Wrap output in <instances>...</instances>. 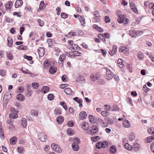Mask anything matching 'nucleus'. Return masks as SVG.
Listing matches in <instances>:
<instances>
[{
  "mask_svg": "<svg viewBox=\"0 0 154 154\" xmlns=\"http://www.w3.org/2000/svg\"><path fill=\"white\" fill-rule=\"evenodd\" d=\"M143 90L145 92H147V91H148L149 89L148 88L147 86L146 85H144L143 86Z\"/></svg>",
  "mask_w": 154,
  "mask_h": 154,
  "instance_id": "nucleus-62",
  "label": "nucleus"
},
{
  "mask_svg": "<svg viewBox=\"0 0 154 154\" xmlns=\"http://www.w3.org/2000/svg\"><path fill=\"white\" fill-rule=\"evenodd\" d=\"M7 57L10 60H12L13 58V57L12 54L11 53L7 54Z\"/></svg>",
  "mask_w": 154,
  "mask_h": 154,
  "instance_id": "nucleus-63",
  "label": "nucleus"
},
{
  "mask_svg": "<svg viewBox=\"0 0 154 154\" xmlns=\"http://www.w3.org/2000/svg\"><path fill=\"white\" fill-rule=\"evenodd\" d=\"M38 137L40 140L42 142H45L48 139L46 134L44 133H40L38 134Z\"/></svg>",
  "mask_w": 154,
  "mask_h": 154,
  "instance_id": "nucleus-5",
  "label": "nucleus"
},
{
  "mask_svg": "<svg viewBox=\"0 0 154 154\" xmlns=\"http://www.w3.org/2000/svg\"><path fill=\"white\" fill-rule=\"evenodd\" d=\"M6 72L4 69H0V75L2 76H4L5 75Z\"/></svg>",
  "mask_w": 154,
  "mask_h": 154,
  "instance_id": "nucleus-49",
  "label": "nucleus"
},
{
  "mask_svg": "<svg viewBox=\"0 0 154 154\" xmlns=\"http://www.w3.org/2000/svg\"><path fill=\"white\" fill-rule=\"evenodd\" d=\"M11 97V94L9 93H6L4 96V98L6 100H9Z\"/></svg>",
  "mask_w": 154,
  "mask_h": 154,
  "instance_id": "nucleus-36",
  "label": "nucleus"
},
{
  "mask_svg": "<svg viewBox=\"0 0 154 154\" xmlns=\"http://www.w3.org/2000/svg\"><path fill=\"white\" fill-rule=\"evenodd\" d=\"M23 4V2L22 0H17L15 4V7L16 8H18L19 6H21Z\"/></svg>",
  "mask_w": 154,
  "mask_h": 154,
  "instance_id": "nucleus-12",
  "label": "nucleus"
},
{
  "mask_svg": "<svg viewBox=\"0 0 154 154\" xmlns=\"http://www.w3.org/2000/svg\"><path fill=\"white\" fill-rule=\"evenodd\" d=\"M117 63L120 68L123 67V60L121 59H119L117 60Z\"/></svg>",
  "mask_w": 154,
  "mask_h": 154,
  "instance_id": "nucleus-28",
  "label": "nucleus"
},
{
  "mask_svg": "<svg viewBox=\"0 0 154 154\" xmlns=\"http://www.w3.org/2000/svg\"><path fill=\"white\" fill-rule=\"evenodd\" d=\"M148 132L150 134H153L154 133V129L153 128H150L148 130Z\"/></svg>",
  "mask_w": 154,
  "mask_h": 154,
  "instance_id": "nucleus-47",
  "label": "nucleus"
},
{
  "mask_svg": "<svg viewBox=\"0 0 154 154\" xmlns=\"http://www.w3.org/2000/svg\"><path fill=\"white\" fill-rule=\"evenodd\" d=\"M93 28L99 31L100 32H101L103 31V29L99 27L97 25L94 24L93 25Z\"/></svg>",
  "mask_w": 154,
  "mask_h": 154,
  "instance_id": "nucleus-30",
  "label": "nucleus"
},
{
  "mask_svg": "<svg viewBox=\"0 0 154 154\" xmlns=\"http://www.w3.org/2000/svg\"><path fill=\"white\" fill-rule=\"evenodd\" d=\"M24 58L25 59H26L30 61L32 60V57L30 56H28L26 55H25L24 56Z\"/></svg>",
  "mask_w": 154,
  "mask_h": 154,
  "instance_id": "nucleus-55",
  "label": "nucleus"
},
{
  "mask_svg": "<svg viewBox=\"0 0 154 154\" xmlns=\"http://www.w3.org/2000/svg\"><path fill=\"white\" fill-rule=\"evenodd\" d=\"M87 114L85 111H82L80 112L79 115V120H83L86 118Z\"/></svg>",
  "mask_w": 154,
  "mask_h": 154,
  "instance_id": "nucleus-6",
  "label": "nucleus"
},
{
  "mask_svg": "<svg viewBox=\"0 0 154 154\" xmlns=\"http://www.w3.org/2000/svg\"><path fill=\"white\" fill-rule=\"evenodd\" d=\"M31 113L32 115L37 116L38 115L37 111L34 110H32L31 111Z\"/></svg>",
  "mask_w": 154,
  "mask_h": 154,
  "instance_id": "nucleus-64",
  "label": "nucleus"
},
{
  "mask_svg": "<svg viewBox=\"0 0 154 154\" xmlns=\"http://www.w3.org/2000/svg\"><path fill=\"white\" fill-rule=\"evenodd\" d=\"M94 17H95V18L99 17L100 16V14L99 12L97 11H96L94 12Z\"/></svg>",
  "mask_w": 154,
  "mask_h": 154,
  "instance_id": "nucleus-53",
  "label": "nucleus"
},
{
  "mask_svg": "<svg viewBox=\"0 0 154 154\" xmlns=\"http://www.w3.org/2000/svg\"><path fill=\"white\" fill-rule=\"evenodd\" d=\"M66 57L65 55L63 54L60 56L59 58V61H58L59 64L60 66H62L63 63V62L65 60Z\"/></svg>",
  "mask_w": 154,
  "mask_h": 154,
  "instance_id": "nucleus-7",
  "label": "nucleus"
},
{
  "mask_svg": "<svg viewBox=\"0 0 154 154\" xmlns=\"http://www.w3.org/2000/svg\"><path fill=\"white\" fill-rule=\"evenodd\" d=\"M108 146V142L106 141L103 142H99L96 144V147L97 149H100L101 148H105Z\"/></svg>",
  "mask_w": 154,
  "mask_h": 154,
  "instance_id": "nucleus-2",
  "label": "nucleus"
},
{
  "mask_svg": "<svg viewBox=\"0 0 154 154\" xmlns=\"http://www.w3.org/2000/svg\"><path fill=\"white\" fill-rule=\"evenodd\" d=\"M61 17L63 19H65L68 17V15L64 13H62L61 14Z\"/></svg>",
  "mask_w": 154,
  "mask_h": 154,
  "instance_id": "nucleus-57",
  "label": "nucleus"
},
{
  "mask_svg": "<svg viewBox=\"0 0 154 154\" xmlns=\"http://www.w3.org/2000/svg\"><path fill=\"white\" fill-rule=\"evenodd\" d=\"M39 84L38 83L33 82L32 83V86L33 88L37 89L39 87Z\"/></svg>",
  "mask_w": 154,
  "mask_h": 154,
  "instance_id": "nucleus-41",
  "label": "nucleus"
},
{
  "mask_svg": "<svg viewBox=\"0 0 154 154\" xmlns=\"http://www.w3.org/2000/svg\"><path fill=\"white\" fill-rule=\"evenodd\" d=\"M118 22L119 23H123L124 24H127L128 22V20L123 15L118 17Z\"/></svg>",
  "mask_w": 154,
  "mask_h": 154,
  "instance_id": "nucleus-3",
  "label": "nucleus"
},
{
  "mask_svg": "<svg viewBox=\"0 0 154 154\" xmlns=\"http://www.w3.org/2000/svg\"><path fill=\"white\" fill-rule=\"evenodd\" d=\"M106 75L107 76V79L108 80L111 79L113 77V75L112 72L107 68H106Z\"/></svg>",
  "mask_w": 154,
  "mask_h": 154,
  "instance_id": "nucleus-9",
  "label": "nucleus"
},
{
  "mask_svg": "<svg viewBox=\"0 0 154 154\" xmlns=\"http://www.w3.org/2000/svg\"><path fill=\"white\" fill-rule=\"evenodd\" d=\"M127 48L125 47H121L119 49V51L120 52H122L125 50H126Z\"/></svg>",
  "mask_w": 154,
  "mask_h": 154,
  "instance_id": "nucleus-54",
  "label": "nucleus"
},
{
  "mask_svg": "<svg viewBox=\"0 0 154 154\" xmlns=\"http://www.w3.org/2000/svg\"><path fill=\"white\" fill-rule=\"evenodd\" d=\"M73 50H80V48L77 45L73 44L72 45V46L70 47Z\"/></svg>",
  "mask_w": 154,
  "mask_h": 154,
  "instance_id": "nucleus-31",
  "label": "nucleus"
},
{
  "mask_svg": "<svg viewBox=\"0 0 154 154\" xmlns=\"http://www.w3.org/2000/svg\"><path fill=\"white\" fill-rule=\"evenodd\" d=\"M17 99L19 101H22L24 100V96L22 94H18L16 96Z\"/></svg>",
  "mask_w": 154,
  "mask_h": 154,
  "instance_id": "nucleus-18",
  "label": "nucleus"
},
{
  "mask_svg": "<svg viewBox=\"0 0 154 154\" xmlns=\"http://www.w3.org/2000/svg\"><path fill=\"white\" fill-rule=\"evenodd\" d=\"M74 140L75 141L72 144V148L74 151H77L79 148L78 143L80 142L79 139L78 138L75 137Z\"/></svg>",
  "mask_w": 154,
  "mask_h": 154,
  "instance_id": "nucleus-1",
  "label": "nucleus"
},
{
  "mask_svg": "<svg viewBox=\"0 0 154 154\" xmlns=\"http://www.w3.org/2000/svg\"><path fill=\"white\" fill-rule=\"evenodd\" d=\"M105 21L106 23H108L110 22V19L108 16H105Z\"/></svg>",
  "mask_w": 154,
  "mask_h": 154,
  "instance_id": "nucleus-48",
  "label": "nucleus"
},
{
  "mask_svg": "<svg viewBox=\"0 0 154 154\" xmlns=\"http://www.w3.org/2000/svg\"><path fill=\"white\" fill-rule=\"evenodd\" d=\"M117 50V46L116 45H113L112 47V50L109 52V54L111 56L113 55L116 53Z\"/></svg>",
  "mask_w": 154,
  "mask_h": 154,
  "instance_id": "nucleus-11",
  "label": "nucleus"
},
{
  "mask_svg": "<svg viewBox=\"0 0 154 154\" xmlns=\"http://www.w3.org/2000/svg\"><path fill=\"white\" fill-rule=\"evenodd\" d=\"M9 117L10 119H11V118L15 119L17 117V113H11L9 114Z\"/></svg>",
  "mask_w": 154,
  "mask_h": 154,
  "instance_id": "nucleus-37",
  "label": "nucleus"
},
{
  "mask_svg": "<svg viewBox=\"0 0 154 154\" xmlns=\"http://www.w3.org/2000/svg\"><path fill=\"white\" fill-rule=\"evenodd\" d=\"M38 22L39 24V25L40 26H42L44 25V21L41 20V19H38Z\"/></svg>",
  "mask_w": 154,
  "mask_h": 154,
  "instance_id": "nucleus-52",
  "label": "nucleus"
},
{
  "mask_svg": "<svg viewBox=\"0 0 154 154\" xmlns=\"http://www.w3.org/2000/svg\"><path fill=\"white\" fill-rule=\"evenodd\" d=\"M116 148L115 146L113 145L112 146L110 149V152L113 153H115L116 151Z\"/></svg>",
  "mask_w": 154,
  "mask_h": 154,
  "instance_id": "nucleus-27",
  "label": "nucleus"
},
{
  "mask_svg": "<svg viewBox=\"0 0 154 154\" xmlns=\"http://www.w3.org/2000/svg\"><path fill=\"white\" fill-rule=\"evenodd\" d=\"M123 125L125 128H129L130 127V123L127 120H125L123 122Z\"/></svg>",
  "mask_w": 154,
  "mask_h": 154,
  "instance_id": "nucleus-15",
  "label": "nucleus"
},
{
  "mask_svg": "<svg viewBox=\"0 0 154 154\" xmlns=\"http://www.w3.org/2000/svg\"><path fill=\"white\" fill-rule=\"evenodd\" d=\"M51 147L52 149L57 152H61L62 150L59 146L57 144L52 143L51 144Z\"/></svg>",
  "mask_w": 154,
  "mask_h": 154,
  "instance_id": "nucleus-4",
  "label": "nucleus"
},
{
  "mask_svg": "<svg viewBox=\"0 0 154 154\" xmlns=\"http://www.w3.org/2000/svg\"><path fill=\"white\" fill-rule=\"evenodd\" d=\"M47 42L48 44V47H51L53 43L54 42V41L51 39H49L47 40Z\"/></svg>",
  "mask_w": 154,
  "mask_h": 154,
  "instance_id": "nucleus-25",
  "label": "nucleus"
},
{
  "mask_svg": "<svg viewBox=\"0 0 154 154\" xmlns=\"http://www.w3.org/2000/svg\"><path fill=\"white\" fill-rule=\"evenodd\" d=\"M136 31L134 29L131 30L129 31L130 35L133 37H136Z\"/></svg>",
  "mask_w": 154,
  "mask_h": 154,
  "instance_id": "nucleus-23",
  "label": "nucleus"
},
{
  "mask_svg": "<svg viewBox=\"0 0 154 154\" xmlns=\"http://www.w3.org/2000/svg\"><path fill=\"white\" fill-rule=\"evenodd\" d=\"M154 139V137L153 136H150L147 137L145 142L146 143H150L152 142Z\"/></svg>",
  "mask_w": 154,
  "mask_h": 154,
  "instance_id": "nucleus-21",
  "label": "nucleus"
},
{
  "mask_svg": "<svg viewBox=\"0 0 154 154\" xmlns=\"http://www.w3.org/2000/svg\"><path fill=\"white\" fill-rule=\"evenodd\" d=\"M126 100L128 103H129L131 105H132V99L131 98L129 97H128L127 98Z\"/></svg>",
  "mask_w": 154,
  "mask_h": 154,
  "instance_id": "nucleus-59",
  "label": "nucleus"
},
{
  "mask_svg": "<svg viewBox=\"0 0 154 154\" xmlns=\"http://www.w3.org/2000/svg\"><path fill=\"white\" fill-rule=\"evenodd\" d=\"M49 88L48 87L45 86L42 87L41 91L44 93H46L49 91Z\"/></svg>",
  "mask_w": 154,
  "mask_h": 154,
  "instance_id": "nucleus-20",
  "label": "nucleus"
},
{
  "mask_svg": "<svg viewBox=\"0 0 154 154\" xmlns=\"http://www.w3.org/2000/svg\"><path fill=\"white\" fill-rule=\"evenodd\" d=\"M136 37L137 36H139L142 35L143 33V32L142 31L140 30V31H136Z\"/></svg>",
  "mask_w": 154,
  "mask_h": 154,
  "instance_id": "nucleus-51",
  "label": "nucleus"
},
{
  "mask_svg": "<svg viewBox=\"0 0 154 154\" xmlns=\"http://www.w3.org/2000/svg\"><path fill=\"white\" fill-rule=\"evenodd\" d=\"M98 36L99 39L102 40L104 43H105L106 42V39L103 34H98Z\"/></svg>",
  "mask_w": 154,
  "mask_h": 154,
  "instance_id": "nucleus-24",
  "label": "nucleus"
},
{
  "mask_svg": "<svg viewBox=\"0 0 154 154\" xmlns=\"http://www.w3.org/2000/svg\"><path fill=\"white\" fill-rule=\"evenodd\" d=\"M101 115L103 116H108V112L106 111H103L101 112Z\"/></svg>",
  "mask_w": 154,
  "mask_h": 154,
  "instance_id": "nucleus-58",
  "label": "nucleus"
},
{
  "mask_svg": "<svg viewBox=\"0 0 154 154\" xmlns=\"http://www.w3.org/2000/svg\"><path fill=\"white\" fill-rule=\"evenodd\" d=\"M100 139V137L98 136H96L95 137H92L91 139L93 140L94 141H96Z\"/></svg>",
  "mask_w": 154,
  "mask_h": 154,
  "instance_id": "nucleus-56",
  "label": "nucleus"
},
{
  "mask_svg": "<svg viewBox=\"0 0 154 154\" xmlns=\"http://www.w3.org/2000/svg\"><path fill=\"white\" fill-rule=\"evenodd\" d=\"M45 6L44 2L43 1H41L39 5V8L37 10V11H40L41 10L44 8Z\"/></svg>",
  "mask_w": 154,
  "mask_h": 154,
  "instance_id": "nucleus-16",
  "label": "nucleus"
},
{
  "mask_svg": "<svg viewBox=\"0 0 154 154\" xmlns=\"http://www.w3.org/2000/svg\"><path fill=\"white\" fill-rule=\"evenodd\" d=\"M124 146L125 149L129 150H131L132 148V146L129 145L128 143H125Z\"/></svg>",
  "mask_w": 154,
  "mask_h": 154,
  "instance_id": "nucleus-34",
  "label": "nucleus"
},
{
  "mask_svg": "<svg viewBox=\"0 0 154 154\" xmlns=\"http://www.w3.org/2000/svg\"><path fill=\"white\" fill-rule=\"evenodd\" d=\"M75 81L77 82L85 83V79L84 77L82 75H79L77 77Z\"/></svg>",
  "mask_w": 154,
  "mask_h": 154,
  "instance_id": "nucleus-8",
  "label": "nucleus"
},
{
  "mask_svg": "<svg viewBox=\"0 0 154 154\" xmlns=\"http://www.w3.org/2000/svg\"><path fill=\"white\" fill-rule=\"evenodd\" d=\"M137 58L140 60H141L143 58V55L142 52H139L137 54Z\"/></svg>",
  "mask_w": 154,
  "mask_h": 154,
  "instance_id": "nucleus-40",
  "label": "nucleus"
},
{
  "mask_svg": "<svg viewBox=\"0 0 154 154\" xmlns=\"http://www.w3.org/2000/svg\"><path fill=\"white\" fill-rule=\"evenodd\" d=\"M40 57H42L45 54V50L44 48L39 47L38 50Z\"/></svg>",
  "mask_w": 154,
  "mask_h": 154,
  "instance_id": "nucleus-10",
  "label": "nucleus"
},
{
  "mask_svg": "<svg viewBox=\"0 0 154 154\" xmlns=\"http://www.w3.org/2000/svg\"><path fill=\"white\" fill-rule=\"evenodd\" d=\"M150 149L152 152L154 153V142H152L150 145Z\"/></svg>",
  "mask_w": 154,
  "mask_h": 154,
  "instance_id": "nucleus-61",
  "label": "nucleus"
},
{
  "mask_svg": "<svg viewBox=\"0 0 154 154\" xmlns=\"http://www.w3.org/2000/svg\"><path fill=\"white\" fill-rule=\"evenodd\" d=\"M8 46L9 47H11L13 45V40L11 37H9L7 39Z\"/></svg>",
  "mask_w": 154,
  "mask_h": 154,
  "instance_id": "nucleus-14",
  "label": "nucleus"
},
{
  "mask_svg": "<svg viewBox=\"0 0 154 154\" xmlns=\"http://www.w3.org/2000/svg\"><path fill=\"white\" fill-rule=\"evenodd\" d=\"M57 120L58 123L60 124L63 122L64 118L63 117L60 116L57 117Z\"/></svg>",
  "mask_w": 154,
  "mask_h": 154,
  "instance_id": "nucleus-29",
  "label": "nucleus"
},
{
  "mask_svg": "<svg viewBox=\"0 0 154 154\" xmlns=\"http://www.w3.org/2000/svg\"><path fill=\"white\" fill-rule=\"evenodd\" d=\"M79 18L80 20V22L82 25L84 26L85 25V19L81 16H79Z\"/></svg>",
  "mask_w": 154,
  "mask_h": 154,
  "instance_id": "nucleus-35",
  "label": "nucleus"
},
{
  "mask_svg": "<svg viewBox=\"0 0 154 154\" xmlns=\"http://www.w3.org/2000/svg\"><path fill=\"white\" fill-rule=\"evenodd\" d=\"M21 124L23 128H26L27 126L26 120V119L23 118L22 119Z\"/></svg>",
  "mask_w": 154,
  "mask_h": 154,
  "instance_id": "nucleus-13",
  "label": "nucleus"
},
{
  "mask_svg": "<svg viewBox=\"0 0 154 154\" xmlns=\"http://www.w3.org/2000/svg\"><path fill=\"white\" fill-rule=\"evenodd\" d=\"M112 111H119V108L118 106V105L116 104H114L112 107Z\"/></svg>",
  "mask_w": 154,
  "mask_h": 154,
  "instance_id": "nucleus-39",
  "label": "nucleus"
},
{
  "mask_svg": "<svg viewBox=\"0 0 154 154\" xmlns=\"http://www.w3.org/2000/svg\"><path fill=\"white\" fill-rule=\"evenodd\" d=\"M23 148L22 147H17V151L18 152L20 153H21L23 152Z\"/></svg>",
  "mask_w": 154,
  "mask_h": 154,
  "instance_id": "nucleus-60",
  "label": "nucleus"
},
{
  "mask_svg": "<svg viewBox=\"0 0 154 154\" xmlns=\"http://www.w3.org/2000/svg\"><path fill=\"white\" fill-rule=\"evenodd\" d=\"M32 91L30 90V86L28 85L27 87V91H26L25 94L26 95H29L30 96L32 95Z\"/></svg>",
  "mask_w": 154,
  "mask_h": 154,
  "instance_id": "nucleus-17",
  "label": "nucleus"
},
{
  "mask_svg": "<svg viewBox=\"0 0 154 154\" xmlns=\"http://www.w3.org/2000/svg\"><path fill=\"white\" fill-rule=\"evenodd\" d=\"M57 70V68L53 66H51L49 69V71L50 73L53 74L55 73Z\"/></svg>",
  "mask_w": 154,
  "mask_h": 154,
  "instance_id": "nucleus-19",
  "label": "nucleus"
},
{
  "mask_svg": "<svg viewBox=\"0 0 154 154\" xmlns=\"http://www.w3.org/2000/svg\"><path fill=\"white\" fill-rule=\"evenodd\" d=\"M67 133L69 135H72L73 134L72 130L70 128H68L66 131Z\"/></svg>",
  "mask_w": 154,
  "mask_h": 154,
  "instance_id": "nucleus-46",
  "label": "nucleus"
},
{
  "mask_svg": "<svg viewBox=\"0 0 154 154\" xmlns=\"http://www.w3.org/2000/svg\"><path fill=\"white\" fill-rule=\"evenodd\" d=\"M105 121L109 124H112L113 123V120L110 118L109 117L106 118L104 119Z\"/></svg>",
  "mask_w": 154,
  "mask_h": 154,
  "instance_id": "nucleus-32",
  "label": "nucleus"
},
{
  "mask_svg": "<svg viewBox=\"0 0 154 154\" xmlns=\"http://www.w3.org/2000/svg\"><path fill=\"white\" fill-rule=\"evenodd\" d=\"M60 105L63 106V108L65 110L67 109V107L66 105V103L63 101H62L60 103Z\"/></svg>",
  "mask_w": 154,
  "mask_h": 154,
  "instance_id": "nucleus-45",
  "label": "nucleus"
},
{
  "mask_svg": "<svg viewBox=\"0 0 154 154\" xmlns=\"http://www.w3.org/2000/svg\"><path fill=\"white\" fill-rule=\"evenodd\" d=\"M0 136L2 139L3 140L4 139L5 136L4 132L1 128L0 129Z\"/></svg>",
  "mask_w": 154,
  "mask_h": 154,
  "instance_id": "nucleus-44",
  "label": "nucleus"
},
{
  "mask_svg": "<svg viewBox=\"0 0 154 154\" xmlns=\"http://www.w3.org/2000/svg\"><path fill=\"white\" fill-rule=\"evenodd\" d=\"M98 129H95L94 130H89L88 132V134H91V135H93L96 133Z\"/></svg>",
  "mask_w": 154,
  "mask_h": 154,
  "instance_id": "nucleus-38",
  "label": "nucleus"
},
{
  "mask_svg": "<svg viewBox=\"0 0 154 154\" xmlns=\"http://www.w3.org/2000/svg\"><path fill=\"white\" fill-rule=\"evenodd\" d=\"M83 128L85 130H88V129L89 127V124L88 123L85 122H84L82 125Z\"/></svg>",
  "mask_w": 154,
  "mask_h": 154,
  "instance_id": "nucleus-22",
  "label": "nucleus"
},
{
  "mask_svg": "<svg viewBox=\"0 0 154 154\" xmlns=\"http://www.w3.org/2000/svg\"><path fill=\"white\" fill-rule=\"evenodd\" d=\"M47 97L49 100H52L54 99V96L53 94H48L47 96Z\"/></svg>",
  "mask_w": 154,
  "mask_h": 154,
  "instance_id": "nucleus-43",
  "label": "nucleus"
},
{
  "mask_svg": "<svg viewBox=\"0 0 154 154\" xmlns=\"http://www.w3.org/2000/svg\"><path fill=\"white\" fill-rule=\"evenodd\" d=\"M17 137H13L10 140V143L11 144H14L16 142Z\"/></svg>",
  "mask_w": 154,
  "mask_h": 154,
  "instance_id": "nucleus-33",
  "label": "nucleus"
},
{
  "mask_svg": "<svg viewBox=\"0 0 154 154\" xmlns=\"http://www.w3.org/2000/svg\"><path fill=\"white\" fill-rule=\"evenodd\" d=\"M94 116L92 115H90L89 116L90 122L91 123H94Z\"/></svg>",
  "mask_w": 154,
  "mask_h": 154,
  "instance_id": "nucleus-50",
  "label": "nucleus"
},
{
  "mask_svg": "<svg viewBox=\"0 0 154 154\" xmlns=\"http://www.w3.org/2000/svg\"><path fill=\"white\" fill-rule=\"evenodd\" d=\"M140 145L138 143H135L134 146V149L135 151H138L140 148Z\"/></svg>",
  "mask_w": 154,
  "mask_h": 154,
  "instance_id": "nucleus-42",
  "label": "nucleus"
},
{
  "mask_svg": "<svg viewBox=\"0 0 154 154\" xmlns=\"http://www.w3.org/2000/svg\"><path fill=\"white\" fill-rule=\"evenodd\" d=\"M64 91L65 93L68 95H70L72 92V91L70 88H66L64 89Z\"/></svg>",
  "mask_w": 154,
  "mask_h": 154,
  "instance_id": "nucleus-26",
  "label": "nucleus"
}]
</instances>
